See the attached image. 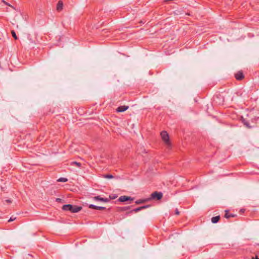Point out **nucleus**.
Returning a JSON list of instances; mask_svg holds the SVG:
<instances>
[{"label": "nucleus", "instance_id": "obj_30", "mask_svg": "<svg viewBox=\"0 0 259 259\" xmlns=\"http://www.w3.org/2000/svg\"><path fill=\"white\" fill-rule=\"evenodd\" d=\"M3 2L6 4V5H9L7 3L5 2V1H3Z\"/></svg>", "mask_w": 259, "mask_h": 259}, {"label": "nucleus", "instance_id": "obj_24", "mask_svg": "<svg viewBox=\"0 0 259 259\" xmlns=\"http://www.w3.org/2000/svg\"><path fill=\"white\" fill-rule=\"evenodd\" d=\"M16 219V218L15 217H13V216H12L10 219H9V220L8 221V222H12L14 220H15Z\"/></svg>", "mask_w": 259, "mask_h": 259}, {"label": "nucleus", "instance_id": "obj_16", "mask_svg": "<svg viewBox=\"0 0 259 259\" xmlns=\"http://www.w3.org/2000/svg\"><path fill=\"white\" fill-rule=\"evenodd\" d=\"M57 181L60 182H66L68 181V179L66 178H60L57 180Z\"/></svg>", "mask_w": 259, "mask_h": 259}, {"label": "nucleus", "instance_id": "obj_8", "mask_svg": "<svg viewBox=\"0 0 259 259\" xmlns=\"http://www.w3.org/2000/svg\"><path fill=\"white\" fill-rule=\"evenodd\" d=\"M150 201V199L149 198L146 199H140L136 200L135 201V203L136 204H141L144 203H146L148 201Z\"/></svg>", "mask_w": 259, "mask_h": 259}, {"label": "nucleus", "instance_id": "obj_13", "mask_svg": "<svg viewBox=\"0 0 259 259\" xmlns=\"http://www.w3.org/2000/svg\"><path fill=\"white\" fill-rule=\"evenodd\" d=\"M259 121V116H254L253 118H252L251 119V121L253 125H255L257 123V121Z\"/></svg>", "mask_w": 259, "mask_h": 259}, {"label": "nucleus", "instance_id": "obj_1", "mask_svg": "<svg viewBox=\"0 0 259 259\" xmlns=\"http://www.w3.org/2000/svg\"><path fill=\"white\" fill-rule=\"evenodd\" d=\"M81 206L72 205L71 204H65L62 206V209L65 211H69L73 213L78 212L82 209Z\"/></svg>", "mask_w": 259, "mask_h": 259}, {"label": "nucleus", "instance_id": "obj_27", "mask_svg": "<svg viewBox=\"0 0 259 259\" xmlns=\"http://www.w3.org/2000/svg\"><path fill=\"white\" fill-rule=\"evenodd\" d=\"M6 201L8 203H11L12 202V201L10 200V199H8V200H6Z\"/></svg>", "mask_w": 259, "mask_h": 259}, {"label": "nucleus", "instance_id": "obj_23", "mask_svg": "<svg viewBox=\"0 0 259 259\" xmlns=\"http://www.w3.org/2000/svg\"><path fill=\"white\" fill-rule=\"evenodd\" d=\"M105 209H106V208L105 207L98 206H97V210H104Z\"/></svg>", "mask_w": 259, "mask_h": 259}, {"label": "nucleus", "instance_id": "obj_22", "mask_svg": "<svg viewBox=\"0 0 259 259\" xmlns=\"http://www.w3.org/2000/svg\"><path fill=\"white\" fill-rule=\"evenodd\" d=\"M110 198H103L102 202H108L110 201Z\"/></svg>", "mask_w": 259, "mask_h": 259}, {"label": "nucleus", "instance_id": "obj_21", "mask_svg": "<svg viewBox=\"0 0 259 259\" xmlns=\"http://www.w3.org/2000/svg\"><path fill=\"white\" fill-rule=\"evenodd\" d=\"M117 197V196L115 194H112L109 196L110 199H115Z\"/></svg>", "mask_w": 259, "mask_h": 259}, {"label": "nucleus", "instance_id": "obj_18", "mask_svg": "<svg viewBox=\"0 0 259 259\" xmlns=\"http://www.w3.org/2000/svg\"><path fill=\"white\" fill-rule=\"evenodd\" d=\"M89 208L91 209H97V206L94 204H90L89 205Z\"/></svg>", "mask_w": 259, "mask_h": 259}, {"label": "nucleus", "instance_id": "obj_11", "mask_svg": "<svg viewBox=\"0 0 259 259\" xmlns=\"http://www.w3.org/2000/svg\"><path fill=\"white\" fill-rule=\"evenodd\" d=\"M224 217H225V218H226L227 219H229V218H230L231 217H237V214H232V213L229 214L228 210H225V216Z\"/></svg>", "mask_w": 259, "mask_h": 259}, {"label": "nucleus", "instance_id": "obj_2", "mask_svg": "<svg viewBox=\"0 0 259 259\" xmlns=\"http://www.w3.org/2000/svg\"><path fill=\"white\" fill-rule=\"evenodd\" d=\"M161 137L162 140L165 143V144L169 147L170 146L171 144L169 141V137L167 132L163 131L160 133Z\"/></svg>", "mask_w": 259, "mask_h": 259}, {"label": "nucleus", "instance_id": "obj_12", "mask_svg": "<svg viewBox=\"0 0 259 259\" xmlns=\"http://www.w3.org/2000/svg\"><path fill=\"white\" fill-rule=\"evenodd\" d=\"M220 219V216L218 215L215 217H213L211 218V222L213 224L217 223Z\"/></svg>", "mask_w": 259, "mask_h": 259}, {"label": "nucleus", "instance_id": "obj_25", "mask_svg": "<svg viewBox=\"0 0 259 259\" xmlns=\"http://www.w3.org/2000/svg\"><path fill=\"white\" fill-rule=\"evenodd\" d=\"M62 200L61 198H56V201L57 202H61Z\"/></svg>", "mask_w": 259, "mask_h": 259}, {"label": "nucleus", "instance_id": "obj_5", "mask_svg": "<svg viewBox=\"0 0 259 259\" xmlns=\"http://www.w3.org/2000/svg\"><path fill=\"white\" fill-rule=\"evenodd\" d=\"M134 199V198H132L130 196H125V195H123V196H121L118 199V200L120 202H125V201H128V200H131V201H132Z\"/></svg>", "mask_w": 259, "mask_h": 259}, {"label": "nucleus", "instance_id": "obj_28", "mask_svg": "<svg viewBox=\"0 0 259 259\" xmlns=\"http://www.w3.org/2000/svg\"><path fill=\"white\" fill-rule=\"evenodd\" d=\"M252 259H259L257 256H255V257H252Z\"/></svg>", "mask_w": 259, "mask_h": 259}, {"label": "nucleus", "instance_id": "obj_15", "mask_svg": "<svg viewBox=\"0 0 259 259\" xmlns=\"http://www.w3.org/2000/svg\"><path fill=\"white\" fill-rule=\"evenodd\" d=\"M93 199L96 201H100L102 202L103 197H101L100 196H97L93 197Z\"/></svg>", "mask_w": 259, "mask_h": 259}, {"label": "nucleus", "instance_id": "obj_9", "mask_svg": "<svg viewBox=\"0 0 259 259\" xmlns=\"http://www.w3.org/2000/svg\"><path fill=\"white\" fill-rule=\"evenodd\" d=\"M242 122L243 124L248 128H251L254 126V125H250L248 121H247L246 119L243 118L242 120Z\"/></svg>", "mask_w": 259, "mask_h": 259}, {"label": "nucleus", "instance_id": "obj_4", "mask_svg": "<svg viewBox=\"0 0 259 259\" xmlns=\"http://www.w3.org/2000/svg\"><path fill=\"white\" fill-rule=\"evenodd\" d=\"M150 206H151L150 205H146L137 207L135 209H132L129 211L127 212L125 214H126V215H128L130 214L133 213V212H137L141 210L150 207Z\"/></svg>", "mask_w": 259, "mask_h": 259}, {"label": "nucleus", "instance_id": "obj_10", "mask_svg": "<svg viewBox=\"0 0 259 259\" xmlns=\"http://www.w3.org/2000/svg\"><path fill=\"white\" fill-rule=\"evenodd\" d=\"M63 3L61 1H59L57 5V10L59 12L62 11L63 9Z\"/></svg>", "mask_w": 259, "mask_h": 259}, {"label": "nucleus", "instance_id": "obj_7", "mask_svg": "<svg viewBox=\"0 0 259 259\" xmlns=\"http://www.w3.org/2000/svg\"><path fill=\"white\" fill-rule=\"evenodd\" d=\"M129 107L128 106L123 105L120 106L116 109V112H122L128 109Z\"/></svg>", "mask_w": 259, "mask_h": 259}, {"label": "nucleus", "instance_id": "obj_19", "mask_svg": "<svg viewBox=\"0 0 259 259\" xmlns=\"http://www.w3.org/2000/svg\"><path fill=\"white\" fill-rule=\"evenodd\" d=\"M104 177L107 179H112L113 178V176L112 175H105L104 176Z\"/></svg>", "mask_w": 259, "mask_h": 259}, {"label": "nucleus", "instance_id": "obj_29", "mask_svg": "<svg viewBox=\"0 0 259 259\" xmlns=\"http://www.w3.org/2000/svg\"><path fill=\"white\" fill-rule=\"evenodd\" d=\"M240 211L241 212H244V209H241Z\"/></svg>", "mask_w": 259, "mask_h": 259}, {"label": "nucleus", "instance_id": "obj_3", "mask_svg": "<svg viewBox=\"0 0 259 259\" xmlns=\"http://www.w3.org/2000/svg\"><path fill=\"white\" fill-rule=\"evenodd\" d=\"M162 196L163 194L161 192L155 191L151 194L150 197L149 198L150 200L152 199L159 200L162 198Z\"/></svg>", "mask_w": 259, "mask_h": 259}, {"label": "nucleus", "instance_id": "obj_17", "mask_svg": "<svg viewBox=\"0 0 259 259\" xmlns=\"http://www.w3.org/2000/svg\"><path fill=\"white\" fill-rule=\"evenodd\" d=\"M11 33H12V36L13 37V38L15 39V40H17L18 39V37L16 35V32H15L14 30H12L11 31Z\"/></svg>", "mask_w": 259, "mask_h": 259}, {"label": "nucleus", "instance_id": "obj_14", "mask_svg": "<svg viewBox=\"0 0 259 259\" xmlns=\"http://www.w3.org/2000/svg\"><path fill=\"white\" fill-rule=\"evenodd\" d=\"M71 165H76L78 167H80L81 164L79 162H76V161H73L70 164Z\"/></svg>", "mask_w": 259, "mask_h": 259}, {"label": "nucleus", "instance_id": "obj_6", "mask_svg": "<svg viewBox=\"0 0 259 259\" xmlns=\"http://www.w3.org/2000/svg\"><path fill=\"white\" fill-rule=\"evenodd\" d=\"M235 77L237 80H241L244 78V76L243 73V72L241 71H239L235 74Z\"/></svg>", "mask_w": 259, "mask_h": 259}, {"label": "nucleus", "instance_id": "obj_20", "mask_svg": "<svg viewBox=\"0 0 259 259\" xmlns=\"http://www.w3.org/2000/svg\"><path fill=\"white\" fill-rule=\"evenodd\" d=\"M131 207V206H130L123 207L121 208V210H122V211H125V210H126L127 209H130Z\"/></svg>", "mask_w": 259, "mask_h": 259}, {"label": "nucleus", "instance_id": "obj_26", "mask_svg": "<svg viewBox=\"0 0 259 259\" xmlns=\"http://www.w3.org/2000/svg\"><path fill=\"white\" fill-rule=\"evenodd\" d=\"M175 214H177V215H179L180 214V212H179V211L178 210V209H176L175 210Z\"/></svg>", "mask_w": 259, "mask_h": 259}]
</instances>
